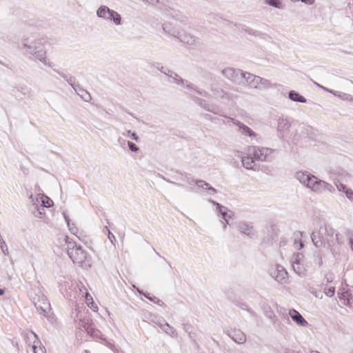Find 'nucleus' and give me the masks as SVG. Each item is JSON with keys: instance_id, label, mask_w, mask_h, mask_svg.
<instances>
[{"instance_id": "4468645a", "label": "nucleus", "mask_w": 353, "mask_h": 353, "mask_svg": "<svg viewBox=\"0 0 353 353\" xmlns=\"http://www.w3.org/2000/svg\"><path fill=\"white\" fill-rule=\"evenodd\" d=\"M280 314L283 316L286 315L287 316H290L292 319L299 326L305 327L308 324L303 316L294 309H290L288 314H286L285 309H281Z\"/></svg>"}, {"instance_id": "c9c22d12", "label": "nucleus", "mask_w": 353, "mask_h": 353, "mask_svg": "<svg viewBox=\"0 0 353 353\" xmlns=\"http://www.w3.org/2000/svg\"><path fill=\"white\" fill-rule=\"evenodd\" d=\"M264 314L266 317H268L270 319H272V322L275 324L276 321L274 320L275 315L274 314V312L272 310L270 307H268L265 309Z\"/></svg>"}, {"instance_id": "a211bd4d", "label": "nucleus", "mask_w": 353, "mask_h": 353, "mask_svg": "<svg viewBox=\"0 0 353 353\" xmlns=\"http://www.w3.org/2000/svg\"><path fill=\"white\" fill-rule=\"evenodd\" d=\"M237 228L241 233L251 239L256 236V233L254 230V227L252 223L240 221L237 223Z\"/></svg>"}, {"instance_id": "13d9d810", "label": "nucleus", "mask_w": 353, "mask_h": 353, "mask_svg": "<svg viewBox=\"0 0 353 353\" xmlns=\"http://www.w3.org/2000/svg\"><path fill=\"white\" fill-rule=\"evenodd\" d=\"M54 71L63 77L65 81L69 78L68 75L59 70L54 69Z\"/></svg>"}, {"instance_id": "49530a36", "label": "nucleus", "mask_w": 353, "mask_h": 353, "mask_svg": "<svg viewBox=\"0 0 353 353\" xmlns=\"http://www.w3.org/2000/svg\"><path fill=\"white\" fill-rule=\"evenodd\" d=\"M324 190H327L331 193H333L335 192V188L333 185L325 181V187H323V191Z\"/></svg>"}, {"instance_id": "09e8293b", "label": "nucleus", "mask_w": 353, "mask_h": 353, "mask_svg": "<svg viewBox=\"0 0 353 353\" xmlns=\"http://www.w3.org/2000/svg\"><path fill=\"white\" fill-rule=\"evenodd\" d=\"M128 145L129 147V149L132 152H137L139 150V147L135 143H134L133 142L128 141Z\"/></svg>"}, {"instance_id": "72a5a7b5", "label": "nucleus", "mask_w": 353, "mask_h": 353, "mask_svg": "<svg viewBox=\"0 0 353 353\" xmlns=\"http://www.w3.org/2000/svg\"><path fill=\"white\" fill-rule=\"evenodd\" d=\"M265 3L279 9L284 8V6L281 0H265Z\"/></svg>"}, {"instance_id": "bb28decb", "label": "nucleus", "mask_w": 353, "mask_h": 353, "mask_svg": "<svg viewBox=\"0 0 353 353\" xmlns=\"http://www.w3.org/2000/svg\"><path fill=\"white\" fill-rule=\"evenodd\" d=\"M239 29H241L243 31L245 32L246 33H248V34L250 35H252V36H254V37H261L263 35V33L259 32V31H257V30H255L250 27H248L246 26L245 25H243V24H236L235 25Z\"/></svg>"}, {"instance_id": "20e7f679", "label": "nucleus", "mask_w": 353, "mask_h": 353, "mask_svg": "<svg viewBox=\"0 0 353 353\" xmlns=\"http://www.w3.org/2000/svg\"><path fill=\"white\" fill-rule=\"evenodd\" d=\"M221 73L226 79L238 85H245L246 80L249 78V72L231 67L224 68Z\"/></svg>"}, {"instance_id": "a878e982", "label": "nucleus", "mask_w": 353, "mask_h": 353, "mask_svg": "<svg viewBox=\"0 0 353 353\" xmlns=\"http://www.w3.org/2000/svg\"><path fill=\"white\" fill-rule=\"evenodd\" d=\"M76 93L85 102H89L91 99L90 94L83 88H81L79 85L74 89Z\"/></svg>"}, {"instance_id": "4d7b16f0", "label": "nucleus", "mask_w": 353, "mask_h": 353, "mask_svg": "<svg viewBox=\"0 0 353 353\" xmlns=\"http://www.w3.org/2000/svg\"><path fill=\"white\" fill-rule=\"evenodd\" d=\"M183 330L188 334L192 332L193 327L190 324H183Z\"/></svg>"}, {"instance_id": "6e6552de", "label": "nucleus", "mask_w": 353, "mask_h": 353, "mask_svg": "<svg viewBox=\"0 0 353 353\" xmlns=\"http://www.w3.org/2000/svg\"><path fill=\"white\" fill-rule=\"evenodd\" d=\"M30 296L39 313L44 316H47L48 312L50 310V303L46 296L43 294H38L37 293H35L34 296L31 294Z\"/></svg>"}, {"instance_id": "f8f14e48", "label": "nucleus", "mask_w": 353, "mask_h": 353, "mask_svg": "<svg viewBox=\"0 0 353 353\" xmlns=\"http://www.w3.org/2000/svg\"><path fill=\"white\" fill-rule=\"evenodd\" d=\"M210 89L216 99L227 101L232 100L233 94L225 91L223 88H221L217 84H211Z\"/></svg>"}, {"instance_id": "de8ad7c7", "label": "nucleus", "mask_w": 353, "mask_h": 353, "mask_svg": "<svg viewBox=\"0 0 353 353\" xmlns=\"http://www.w3.org/2000/svg\"><path fill=\"white\" fill-rule=\"evenodd\" d=\"M68 229L72 234H77L78 232V228L74 225V223H68Z\"/></svg>"}, {"instance_id": "ddd939ff", "label": "nucleus", "mask_w": 353, "mask_h": 353, "mask_svg": "<svg viewBox=\"0 0 353 353\" xmlns=\"http://www.w3.org/2000/svg\"><path fill=\"white\" fill-rule=\"evenodd\" d=\"M12 94L17 100H22L25 97H31L32 90L26 85H18L12 89Z\"/></svg>"}, {"instance_id": "bf43d9fd", "label": "nucleus", "mask_w": 353, "mask_h": 353, "mask_svg": "<svg viewBox=\"0 0 353 353\" xmlns=\"http://www.w3.org/2000/svg\"><path fill=\"white\" fill-rule=\"evenodd\" d=\"M316 84L319 87H320L321 89H323V90H325V91H327V92H330V93H332V94H333L334 95H336V91H334V90H330V89H329V88H325V87H324V86L320 85H319V84H318V83H316Z\"/></svg>"}, {"instance_id": "cd10ccee", "label": "nucleus", "mask_w": 353, "mask_h": 353, "mask_svg": "<svg viewBox=\"0 0 353 353\" xmlns=\"http://www.w3.org/2000/svg\"><path fill=\"white\" fill-rule=\"evenodd\" d=\"M183 85H185L186 88L189 90H194L197 94L199 95L208 97L210 96L209 93L203 90L199 89L196 85H194L193 83L185 80V83Z\"/></svg>"}, {"instance_id": "7c9ffc66", "label": "nucleus", "mask_w": 353, "mask_h": 353, "mask_svg": "<svg viewBox=\"0 0 353 353\" xmlns=\"http://www.w3.org/2000/svg\"><path fill=\"white\" fill-rule=\"evenodd\" d=\"M289 99L293 101L299 102V103H306V99L301 95L299 93L294 90H292L289 92L288 94Z\"/></svg>"}, {"instance_id": "79ce46f5", "label": "nucleus", "mask_w": 353, "mask_h": 353, "mask_svg": "<svg viewBox=\"0 0 353 353\" xmlns=\"http://www.w3.org/2000/svg\"><path fill=\"white\" fill-rule=\"evenodd\" d=\"M241 308L243 310H246L254 317H256L257 316L256 312L254 310H252L250 307H249L247 303H241Z\"/></svg>"}, {"instance_id": "864d4df0", "label": "nucleus", "mask_w": 353, "mask_h": 353, "mask_svg": "<svg viewBox=\"0 0 353 353\" xmlns=\"http://www.w3.org/2000/svg\"><path fill=\"white\" fill-rule=\"evenodd\" d=\"M345 194L349 200L353 201V191L350 188H348Z\"/></svg>"}, {"instance_id": "6e6d98bb", "label": "nucleus", "mask_w": 353, "mask_h": 353, "mask_svg": "<svg viewBox=\"0 0 353 353\" xmlns=\"http://www.w3.org/2000/svg\"><path fill=\"white\" fill-rule=\"evenodd\" d=\"M105 228L108 231V239L111 241L112 243H114V241H116V238L114 235L109 230L107 226Z\"/></svg>"}, {"instance_id": "a18cd8bd", "label": "nucleus", "mask_w": 353, "mask_h": 353, "mask_svg": "<svg viewBox=\"0 0 353 353\" xmlns=\"http://www.w3.org/2000/svg\"><path fill=\"white\" fill-rule=\"evenodd\" d=\"M336 186L339 192H345L348 188L340 182L336 183Z\"/></svg>"}, {"instance_id": "7ed1b4c3", "label": "nucleus", "mask_w": 353, "mask_h": 353, "mask_svg": "<svg viewBox=\"0 0 353 353\" xmlns=\"http://www.w3.org/2000/svg\"><path fill=\"white\" fill-rule=\"evenodd\" d=\"M296 179L313 192L321 194L323 192L325 181L318 179L308 172L299 171L296 173Z\"/></svg>"}, {"instance_id": "f3484780", "label": "nucleus", "mask_w": 353, "mask_h": 353, "mask_svg": "<svg viewBox=\"0 0 353 353\" xmlns=\"http://www.w3.org/2000/svg\"><path fill=\"white\" fill-rule=\"evenodd\" d=\"M226 334L238 344H243L246 342L245 334L239 329H230L225 332Z\"/></svg>"}, {"instance_id": "052dcab7", "label": "nucleus", "mask_w": 353, "mask_h": 353, "mask_svg": "<svg viewBox=\"0 0 353 353\" xmlns=\"http://www.w3.org/2000/svg\"><path fill=\"white\" fill-rule=\"evenodd\" d=\"M162 179H163V180L166 181L167 182L170 183H172V184H174V185H176L181 186V187H183V186L182 184L177 183H176V182L172 181H170V179H168L165 178L164 176H162Z\"/></svg>"}, {"instance_id": "774afa93", "label": "nucleus", "mask_w": 353, "mask_h": 353, "mask_svg": "<svg viewBox=\"0 0 353 353\" xmlns=\"http://www.w3.org/2000/svg\"><path fill=\"white\" fill-rule=\"evenodd\" d=\"M350 244L351 246V249L353 251V234L349 238Z\"/></svg>"}, {"instance_id": "4c0bfd02", "label": "nucleus", "mask_w": 353, "mask_h": 353, "mask_svg": "<svg viewBox=\"0 0 353 353\" xmlns=\"http://www.w3.org/2000/svg\"><path fill=\"white\" fill-rule=\"evenodd\" d=\"M41 202H42V205H43V207H45V208H50L53 204L52 200H51L47 196H44L42 198Z\"/></svg>"}, {"instance_id": "8fccbe9b", "label": "nucleus", "mask_w": 353, "mask_h": 353, "mask_svg": "<svg viewBox=\"0 0 353 353\" xmlns=\"http://www.w3.org/2000/svg\"><path fill=\"white\" fill-rule=\"evenodd\" d=\"M184 178H185V180L186 181L187 183H188L189 184H192V183H196V181L194 180L190 174H188V173H184V174H181Z\"/></svg>"}, {"instance_id": "473e14b6", "label": "nucleus", "mask_w": 353, "mask_h": 353, "mask_svg": "<svg viewBox=\"0 0 353 353\" xmlns=\"http://www.w3.org/2000/svg\"><path fill=\"white\" fill-rule=\"evenodd\" d=\"M160 327L163 332H165L170 336L172 337L176 336V330L173 327H172L168 323H163V325H160Z\"/></svg>"}, {"instance_id": "39448f33", "label": "nucleus", "mask_w": 353, "mask_h": 353, "mask_svg": "<svg viewBox=\"0 0 353 353\" xmlns=\"http://www.w3.org/2000/svg\"><path fill=\"white\" fill-rule=\"evenodd\" d=\"M321 233H323L328 249L335 257L336 254V252L334 248L336 243L341 245L343 243L339 239V234L337 233L335 234L334 229L329 224H325L323 226H321Z\"/></svg>"}, {"instance_id": "69168bd1", "label": "nucleus", "mask_w": 353, "mask_h": 353, "mask_svg": "<svg viewBox=\"0 0 353 353\" xmlns=\"http://www.w3.org/2000/svg\"><path fill=\"white\" fill-rule=\"evenodd\" d=\"M143 1L148 3L149 4L154 5L159 2V0H143Z\"/></svg>"}, {"instance_id": "338daca9", "label": "nucleus", "mask_w": 353, "mask_h": 353, "mask_svg": "<svg viewBox=\"0 0 353 353\" xmlns=\"http://www.w3.org/2000/svg\"><path fill=\"white\" fill-rule=\"evenodd\" d=\"M153 65L160 71L161 67H163L160 63L156 62L153 63Z\"/></svg>"}, {"instance_id": "680f3d73", "label": "nucleus", "mask_w": 353, "mask_h": 353, "mask_svg": "<svg viewBox=\"0 0 353 353\" xmlns=\"http://www.w3.org/2000/svg\"><path fill=\"white\" fill-rule=\"evenodd\" d=\"M325 279L327 280V282L331 283L333 281L334 277H333L332 274H326Z\"/></svg>"}, {"instance_id": "ea45409f", "label": "nucleus", "mask_w": 353, "mask_h": 353, "mask_svg": "<svg viewBox=\"0 0 353 353\" xmlns=\"http://www.w3.org/2000/svg\"><path fill=\"white\" fill-rule=\"evenodd\" d=\"M304 256L302 253H296L293 255L292 259V263H301V261L303 260Z\"/></svg>"}, {"instance_id": "5701e85b", "label": "nucleus", "mask_w": 353, "mask_h": 353, "mask_svg": "<svg viewBox=\"0 0 353 353\" xmlns=\"http://www.w3.org/2000/svg\"><path fill=\"white\" fill-rule=\"evenodd\" d=\"M210 202L214 206H216L217 211L221 214V217L227 223H228V218H230L231 216L228 215V209L226 207L221 205L216 201L210 200Z\"/></svg>"}, {"instance_id": "58836bf2", "label": "nucleus", "mask_w": 353, "mask_h": 353, "mask_svg": "<svg viewBox=\"0 0 353 353\" xmlns=\"http://www.w3.org/2000/svg\"><path fill=\"white\" fill-rule=\"evenodd\" d=\"M123 135L130 137V139L139 141V137L134 132H131V130H127L126 132H123Z\"/></svg>"}, {"instance_id": "f03ea898", "label": "nucleus", "mask_w": 353, "mask_h": 353, "mask_svg": "<svg viewBox=\"0 0 353 353\" xmlns=\"http://www.w3.org/2000/svg\"><path fill=\"white\" fill-rule=\"evenodd\" d=\"M23 54L30 59L37 60L52 68L53 63L47 59V51L41 39L34 37H23L21 41Z\"/></svg>"}, {"instance_id": "e2e57ef3", "label": "nucleus", "mask_w": 353, "mask_h": 353, "mask_svg": "<svg viewBox=\"0 0 353 353\" xmlns=\"http://www.w3.org/2000/svg\"><path fill=\"white\" fill-rule=\"evenodd\" d=\"M300 1L305 4H307V5H312L315 2V0H300Z\"/></svg>"}, {"instance_id": "b1692460", "label": "nucleus", "mask_w": 353, "mask_h": 353, "mask_svg": "<svg viewBox=\"0 0 353 353\" xmlns=\"http://www.w3.org/2000/svg\"><path fill=\"white\" fill-rule=\"evenodd\" d=\"M291 126V123L287 118H279L278 120L277 130L279 132H283L288 130Z\"/></svg>"}, {"instance_id": "c03bdc74", "label": "nucleus", "mask_w": 353, "mask_h": 353, "mask_svg": "<svg viewBox=\"0 0 353 353\" xmlns=\"http://www.w3.org/2000/svg\"><path fill=\"white\" fill-rule=\"evenodd\" d=\"M75 77H69V78L67 79V82L72 87V88L74 90L78 86L79 84H76L75 83Z\"/></svg>"}, {"instance_id": "c85d7f7f", "label": "nucleus", "mask_w": 353, "mask_h": 353, "mask_svg": "<svg viewBox=\"0 0 353 353\" xmlns=\"http://www.w3.org/2000/svg\"><path fill=\"white\" fill-rule=\"evenodd\" d=\"M241 162L243 167L247 170H254V157L250 156L241 157Z\"/></svg>"}, {"instance_id": "e433bc0d", "label": "nucleus", "mask_w": 353, "mask_h": 353, "mask_svg": "<svg viewBox=\"0 0 353 353\" xmlns=\"http://www.w3.org/2000/svg\"><path fill=\"white\" fill-rule=\"evenodd\" d=\"M314 262L321 267L323 264V259L320 252H315L314 254Z\"/></svg>"}, {"instance_id": "603ef678", "label": "nucleus", "mask_w": 353, "mask_h": 353, "mask_svg": "<svg viewBox=\"0 0 353 353\" xmlns=\"http://www.w3.org/2000/svg\"><path fill=\"white\" fill-rule=\"evenodd\" d=\"M336 96L340 97L341 99H342L343 100H347V101L349 99V97H350V94H347L346 93H343V92H336Z\"/></svg>"}, {"instance_id": "2eb2a0df", "label": "nucleus", "mask_w": 353, "mask_h": 353, "mask_svg": "<svg viewBox=\"0 0 353 353\" xmlns=\"http://www.w3.org/2000/svg\"><path fill=\"white\" fill-rule=\"evenodd\" d=\"M229 119L236 126L239 127V132L242 136L249 137L250 138H256L257 134H256L250 127L236 120L234 118L229 117Z\"/></svg>"}, {"instance_id": "f704fd0d", "label": "nucleus", "mask_w": 353, "mask_h": 353, "mask_svg": "<svg viewBox=\"0 0 353 353\" xmlns=\"http://www.w3.org/2000/svg\"><path fill=\"white\" fill-rule=\"evenodd\" d=\"M292 268L294 271L299 274V276L304 274L305 268L301 264V263H292Z\"/></svg>"}, {"instance_id": "aec40b11", "label": "nucleus", "mask_w": 353, "mask_h": 353, "mask_svg": "<svg viewBox=\"0 0 353 353\" xmlns=\"http://www.w3.org/2000/svg\"><path fill=\"white\" fill-rule=\"evenodd\" d=\"M77 326L79 328H84L86 332H88L89 329L93 326L92 320L90 317V314L80 315L77 322Z\"/></svg>"}, {"instance_id": "412c9836", "label": "nucleus", "mask_w": 353, "mask_h": 353, "mask_svg": "<svg viewBox=\"0 0 353 353\" xmlns=\"http://www.w3.org/2000/svg\"><path fill=\"white\" fill-rule=\"evenodd\" d=\"M311 239L314 245L316 248H321L322 246H325V244H327L323 233H321V228L318 232H313L311 234Z\"/></svg>"}, {"instance_id": "9b49d317", "label": "nucleus", "mask_w": 353, "mask_h": 353, "mask_svg": "<svg viewBox=\"0 0 353 353\" xmlns=\"http://www.w3.org/2000/svg\"><path fill=\"white\" fill-rule=\"evenodd\" d=\"M190 99L194 102H195L199 106H200L202 109L208 112H212L214 114L223 116V114H221L222 110L218 105L214 103H210L205 99L199 98L194 95H190Z\"/></svg>"}, {"instance_id": "c756f323", "label": "nucleus", "mask_w": 353, "mask_h": 353, "mask_svg": "<svg viewBox=\"0 0 353 353\" xmlns=\"http://www.w3.org/2000/svg\"><path fill=\"white\" fill-rule=\"evenodd\" d=\"M162 28L165 33L170 34L175 38L177 35H179V31L173 28L172 26L169 23H163Z\"/></svg>"}, {"instance_id": "9d476101", "label": "nucleus", "mask_w": 353, "mask_h": 353, "mask_svg": "<svg viewBox=\"0 0 353 353\" xmlns=\"http://www.w3.org/2000/svg\"><path fill=\"white\" fill-rule=\"evenodd\" d=\"M268 273L275 281L281 284L288 282V273L281 265H272L268 270Z\"/></svg>"}, {"instance_id": "393cba45", "label": "nucleus", "mask_w": 353, "mask_h": 353, "mask_svg": "<svg viewBox=\"0 0 353 353\" xmlns=\"http://www.w3.org/2000/svg\"><path fill=\"white\" fill-rule=\"evenodd\" d=\"M196 184L199 188L208 190L209 194H214L217 193V190L211 186L210 183L205 182L203 180H196Z\"/></svg>"}, {"instance_id": "6ab92c4d", "label": "nucleus", "mask_w": 353, "mask_h": 353, "mask_svg": "<svg viewBox=\"0 0 353 353\" xmlns=\"http://www.w3.org/2000/svg\"><path fill=\"white\" fill-rule=\"evenodd\" d=\"M176 38H177L180 41L188 45H196L199 43L198 38L191 34H188L183 31H179V35H177Z\"/></svg>"}, {"instance_id": "423d86ee", "label": "nucleus", "mask_w": 353, "mask_h": 353, "mask_svg": "<svg viewBox=\"0 0 353 353\" xmlns=\"http://www.w3.org/2000/svg\"><path fill=\"white\" fill-rule=\"evenodd\" d=\"M248 76L249 78L246 80V85L250 88L263 90L276 87V84L272 83L268 79L254 75L250 72Z\"/></svg>"}, {"instance_id": "a19ab883", "label": "nucleus", "mask_w": 353, "mask_h": 353, "mask_svg": "<svg viewBox=\"0 0 353 353\" xmlns=\"http://www.w3.org/2000/svg\"><path fill=\"white\" fill-rule=\"evenodd\" d=\"M148 299L161 306H165V304L161 299H159L155 296H150V297H148Z\"/></svg>"}, {"instance_id": "4be33fe9", "label": "nucleus", "mask_w": 353, "mask_h": 353, "mask_svg": "<svg viewBox=\"0 0 353 353\" xmlns=\"http://www.w3.org/2000/svg\"><path fill=\"white\" fill-rule=\"evenodd\" d=\"M25 339L26 343L29 345H41V341H39L38 336L33 331H28L25 334Z\"/></svg>"}, {"instance_id": "1a4fd4ad", "label": "nucleus", "mask_w": 353, "mask_h": 353, "mask_svg": "<svg viewBox=\"0 0 353 353\" xmlns=\"http://www.w3.org/2000/svg\"><path fill=\"white\" fill-rule=\"evenodd\" d=\"M248 150L250 154L254 156V159L261 161H271V154L274 152L272 148L259 146H251Z\"/></svg>"}, {"instance_id": "2f4dec72", "label": "nucleus", "mask_w": 353, "mask_h": 353, "mask_svg": "<svg viewBox=\"0 0 353 353\" xmlns=\"http://www.w3.org/2000/svg\"><path fill=\"white\" fill-rule=\"evenodd\" d=\"M88 335H90L92 338L95 340L101 339L103 340L101 332L99 330L96 329L93 326L89 329V331L87 332Z\"/></svg>"}, {"instance_id": "0e129e2a", "label": "nucleus", "mask_w": 353, "mask_h": 353, "mask_svg": "<svg viewBox=\"0 0 353 353\" xmlns=\"http://www.w3.org/2000/svg\"><path fill=\"white\" fill-rule=\"evenodd\" d=\"M188 336L190 337V339H191L193 341H195V337H196V334L194 332H191L190 333H188Z\"/></svg>"}, {"instance_id": "5fc2aeb1", "label": "nucleus", "mask_w": 353, "mask_h": 353, "mask_svg": "<svg viewBox=\"0 0 353 353\" xmlns=\"http://www.w3.org/2000/svg\"><path fill=\"white\" fill-rule=\"evenodd\" d=\"M334 292L335 288L334 287H330L325 293L327 296L332 297V296H334Z\"/></svg>"}, {"instance_id": "f257e3e1", "label": "nucleus", "mask_w": 353, "mask_h": 353, "mask_svg": "<svg viewBox=\"0 0 353 353\" xmlns=\"http://www.w3.org/2000/svg\"><path fill=\"white\" fill-rule=\"evenodd\" d=\"M60 246L66 250L70 259L74 263L87 269L92 265L91 256L80 245L67 235L61 234L58 239Z\"/></svg>"}, {"instance_id": "dca6fc26", "label": "nucleus", "mask_w": 353, "mask_h": 353, "mask_svg": "<svg viewBox=\"0 0 353 353\" xmlns=\"http://www.w3.org/2000/svg\"><path fill=\"white\" fill-rule=\"evenodd\" d=\"M160 72L169 77L170 83H174L176 85H183L185 83V80L183 79H182L174 71L167 67H161Z\"/></svg>"}, {"instance_id": "3c124183", "label": "nucleus", "mask_w": 353, "mask_h": 353, "mask_svg": "<svg viewBox=\"0 0 353 353\" xmlns=\"http://www.w3.org/2000/svg\"><path fill=\"white\" fill-rule=\"evenodd\" d=\"M44 208L43 205H41L40 207L37 206L38 214H35V216L42 218V215L44 214Z\"/></svg>"}, {"instance_id": "37998d69", "label": "nucleus", "mask_w": 353, "mask_h": 353, "mask_svg": "<svg viewBox=\"0 0 353 353\" xmlns=\"http://www.w3.org/2000/svg\"><path fill=\"white\" fill-rule=\"evenodd\" d=\"M37 345H32L34 353H46L44 347H41V345H39V347H38Z\"/></svg>"}, {"instance_id": "0eeeda50", "label": "nucleus", "mask_w": 353, "mask_h": 353, "mask_svg": "<svg viewBox=\"0 0 353 353\" xmlns=\"http://www.w3.org/2000/svg\"><path fill=\"white\" fill-rule=\"evenodd\" d=\"M97 16L105 20L112 21L115 25L121 24V16L115 10L106 6H101L97 10Z\"/></svg>"}]
</instances>
